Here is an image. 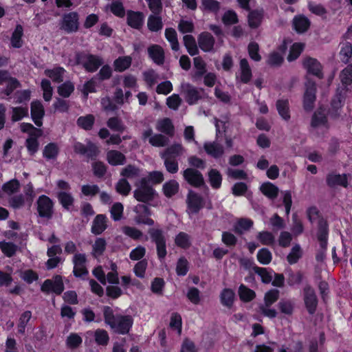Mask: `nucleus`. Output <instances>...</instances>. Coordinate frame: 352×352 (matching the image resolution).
Segmentation results:
<instances>
[{"label":"nucleus","mask_w":352,"mask_h":352,"mask_svg":"<svg viewBox=\"0 0 352 352\" xmlns=\"http://www.w3.org/2000/svg\"><path fill=\"white\" fill-rule=\"evenodd\" d=\"M104 322L109 325L114 333L126 335L131 331L133 319L130 315L114 314L113 309L109 306L102 307Z\"/></svg>","instance_id":"nucleus-1"},{"label":"nucleus","mask_w":352,"mask_h":352,"mask_svg":"<svg viewBox=\"0 0 352 352\" xmlns=\"http://www.w3.org/2000/svg\"><path fill=\"white\" fill-rule=\"evenodd\" d=\"M75 63L77 65H81L86 72L94 73L103 65L104 61L98 55L80 51L75 53Z\"/></svg>","instance_id":"nucleus-2"},{"label":"nucleus","mask_w":352,"mask_h":352,"mask_svg":"<svg viewBox=\"0 0 352 352\" xmlns=\"http://www.w3.org/2000/svg\"><path fill=\"white\" fill-rule=\"evenodd\" d=\"M151 241L156 246L157 258L162 261L167 255L166 237L164 231L162 228H150L148 230Z\"/></svg>","instance_id":"nucleus-3"},{"label":"nucleus","mask_w":352,"mask_h":352,"mask_svg":"<svg viewBox=\"0 0 352 352\" xmlns=\"http://www.w3.org/2000/svg\"><path fill=\"white\" fill-rule=\"evenodd\" d=\"M75 153L85 156L87 161H96L100 154L98 146L94 142L89 141L86 145L80 142L74 144Z\"/></svg>","instance_id":"nucleus-4"},{"label":"nucleus","mask_w":352,"mask_h":352,"mask_svg":"<svg viewBox=\"0 0 352 352\" xmlns=\"http://www.w3.org/2000/svg\"><path fill=\"white\" fill-rule=\"evenodd\" d=\"M147 179L142 178L140 181V187L134 190L135 199L144 204H147L154 199L155 195V189L147 184Z\"/></svg>","instance_id":"nucleus-5"},{"label":"nucleus","mask_w":352,"mask_h":352,"mask_svg":"<svg viewBox=\"0 0 352 352\" xmlns=\"http://www.w3.org/2000/svg\"><path fill=\"white\" fill-rule=\"evenodd\" d=\"M54 202L47 195H42L38 197L36 201V210L38 216L41 218L51 219L54 214Z\"/></svg>","instance_id":"nucleus-6"},{"label":"nucleus","mask_w":352,"mask_h":352,"mask_svg":"<svg viewBox=\"0 0 352 352\" xmlns=\"http://www.w3.org/2000/svg\"><path fill=\"white\" fill-rule=\"evenodd\" d=\"M65 289L63 277L60 275H54L52 279H46L41 287V290L46 294L50 292L60 295Z\"/></svg>","instance_id":"nucleus-7"},{"label":"nucleus","mask_w":352,"mask_h":352,"mask_svg":"<svg viewBox=\"0 0 352 352\" xmlns=\"http://www.w3.org/2000/svg\"><path fill=\"white\" fill-rule=\"evenodd\" d=\"M303 301L309 314L314 315L317 310L318 299L314 289L309 284L303 288Z\"/></svg>","instance_id":"nucleus-8"},{"label":"nucleus","mask_w":352,"mask_h":352,"mask_svg":"<svg viewBox=\"0 0 352 352\" xmlns=\"http://www.w3.org/2000/svg\"><path fill=\"white\" fill-rule=\"evenodd\" d=\"M184 179L194 188L206 186L203 174L199 170L193 168H187L182 172Z\"/></svg>","instance_id":"nucleus-9"},{"label":"nucleus","mask_w":352,"mask_h":352,"mask_svg":"<svg viewBox=\"0 0 352 352\" xmlns=\"http://www.w3.org/2000/svg\"><path fill=\"white\" fill-rule=\"evenodd\" d=\"M134 212H135L134 221L138 225L153 226L155 224L154 220L151 218V210L147 205L138 204L134 208Z\"/></svg>","instance_id":"nucleus-10"},{"label":"nucleus","mask_w":352,"mask_h":352,"mask_svg":"<svg viewBox=\"0 0 352 352\" xmlns=\"http://www.w3.org/2000/svg\"><path fill=\"white\" fill-rule=\"evenodd\" d=\"M61 30L65 32H76L79 29V14L77 12L64 14L60 23Z\"/></svg>","instance_id":"nucleus-11"},{"label":"nucleus","mask_w":352,"mask_h":352,"mask_svg":"<svg viewBox=\"0 0 352 352\" xmlns=\"http://www.w3.org/2000/svg\"><path fill=\"white\" fill-rule=\"evenodd\" d=\"M184 96L185 100L189 105H193L202 99L201 93L204 92L203 88L198 89L190 83H185L182 85Z\"/></svg>","instance_id":"nucleus-12"},{"label":"nucleus","mask_w":352,"mask_h":352,"mask_svg":"<svg viewBox=\"0 0 352 352\" xmlns=\"http://www.w3.org/2000/svg\"><path fill=\"white\" fill-rule=\"evenodd\" d=\"M187 208L192 214H197L204 207V198L192 190H189L186 198Z\"/></svg>","instance_id":"nucleus-13"},{"label":"nucleus","mask_w":352,"mask_h":352,"mask_svg":"<svg viewBox=\"0 0 352 352\" xmlns=\"http://www.w3.org/2000/svg\"><path fill=\"white\" fill-rule=\"evenodd\" d=\"M45 113V108L41 100H34L31 102V119L37 127H41L43 126Z\"/></svg>","instance_id":"nucleus-14"},{"label":"nucleus","mask_w":352,"mask_h":352,"mask_svg":"<svg viewBox=\"0 0 352 352\" xmlns=\"http://www.w3.org/2000/svg\"><path fill=\"white\" fill-rule=\"evenodd\" d=\"M316 100V83L314 82H309L306 84V89L303 95V108L305 111L309 112L313 110Z\"/></svg>","instance_id":"nucleus-15"},{"label":"nucleus","mask_w":352,"mask_h":352,"mask_svg":"<svg viewBox=\"0 0 352 352\" xmlns=\"http://www.w3.org/2000/svg\"><path fill=\"white\" fill-rule=\"evenodd\" d=\"M302 65L308 74L314 75L319 79L323 78L322 66L316 58L307 57L303 60Z\"/></svg>","instance_id":"nucleus-16"},{"label":"nucleus","mask_w":352,"mask_h":352,"mask_svg":"<svg viewBox=\"0 0 352 352\" xmlns=\"http://www.w3.org/2000/svg\"><path fill=\"white\" fill-rule=\"evenodd\" d=\"M144 18L142 12L131 10L126 12V24L133 29L140 30L144 25Z\"/></svg>","instance_id":"nucleus-17"},{"label":"nucleus","mask_w":352,"mask_h":352,"mask_svg":"<svg viewBox=\"0 0 352 352\" xmlns=\"http://www.w3.org/2000/svg\"><path fill=\"white\" fill-rule=\"evenodd\" d=\"M316 235L320 248L324 251L326 250L328 245L329 225L322 218L318 221Z\"/></svg>","instance_id":"nucleus-18"},{"label":"nucleus","mask_w":352,"mask_h":352,"mask_svg":"<svg viewBox=\"0 0 352 352\" xmlns=\"http://www.w3.org/2000/svg\"><path fill=\"white\" fill-rule=\"evenodd\" d=\"M197 42L199 48L204 52H210L214 50L215 38L211 33L204 31L197 36Z\"/></svg>","instance_id":"nucleus-19"},{"label":"nucleus","mask_w":352,"mask_h":352,"mask_svg":"<svg viewBox=\"0 0 352 352\" xmlns=\"http://www.w3.org/2000/svg\"><path fill=\"white\" fill-rule=\"evenodd\" d=\"M344 100L345 97L342 90L337 89L336 94L331 101L329 115L331 118H337L340 116L339 110L343 107Z\"/></svg>","instance_id":"nucleus-20"},{"label":"nucleus","mask_w":352,"mask_h":352,"mask_svg":"<svg viewBox=\"0 0 352 352\" xmlns=\"http://www.w3.org/2000/svg\"><path fill=\"white\" fill-rule=\"evenodd\" d=\"M149 58L158 65L164 63L165 54L162 47L157 44L151 45L147 49Z\"/></svg>","instance_id":"nucleus-21"},{"label":"nucleus","mask_w":352,"mask_h":352,"mask_svg":"<svg viewBox=\"0 0 352 352\" xmlns=\"http://www.w3.org/2000/svg\"><path fill=\"white\" fill-rule=\"evenodd\" d=\"M248 15V25L251 29L258 28L262 23L264 18V10L263 8L250 10Z\"/></svg>","instance_id":"nucleus-22"},{"label":"nucleus","mask_w":352,"mask_h":352,"mask_svg":"<svg viewBox=\"0 0 352 352\" xmlns=\"http://www.w3.org/2000/svg\"><path fill=\"white\" fill-rule=\"evenodd\" d=\"M205 152L214 159L221 157L224 154L223 146L217 142H207L204 144Z\"/></svg>","instance_id":"nucleus-23"},{"label":"nucleus","mask_w":352,"mask_h":352,"mask_svg":"<svg viewBox=\"0 0 352 352\" xmlns=\"http://www.w3.org/2000/svg\"><path fill=\"white\" fill-rule=\"evenodd\" d=\"M107 217L105 214H97L93 220L91 232L95 235L101 234L107 228Z\"/></svg>","instance_id":"nucleus-24"},{"label":"nucleus","mask_w":352,"mask_h":352,"mask_svg":"<svg viewBox=\"0 0 352 352\" xmlns=\"http://www.w3.org/2000/svg\"><path fill=\"white\" fill-rule=\"evenodd\" d=\"M293 29L298 34L307 32L310 25L309 19L303 14L296 15L294 17L292 21Z\"/></svg>","instance_id":"nucleus-25"},{"label":"nucleus","mask_w":352,"mask_h":352,"mask_svg":"<svg viewBox=\"0 0 352 352\" xmlns=\"http://www.w3.org/2000/svg\"><path fill=\"white\" fill-rule=\"evenodd\" d=\"M326 182L328 186L333 188L336 185L341 186L344 188L348 187V178L346 174H335L333 173H329L326 177Z\"/></svg>","instance_id":"nucleus-26"},{"label":"nucleus","mask_w":352,"mask_h":352,"mask_svg":"<svg viewBox=\"0 0 352 352\" xmlns=\"http://www.w3.org/2000/svg\"><path fill=\"white\" fill-rule=\"evenodd\" d=\"M208 182L212 189L218 190L221 187L223 177L216 168H210L207 173Z\"/></svg>","instance_id":"nucleus-27"},{"label":"nucleus","mask_w":352,"mask_h":352,"mask_svg":"<svg viewBox=\"0 0 352 352\" xmlns=\"http://www.w3.org/2000/svg\"><path fill=\"white\" fill-rule=\"evenodd\" d=\"M107 160L111 166L123 165L126 163V157L120 151L110 150L107 153Z\"/></svg>","instance_id":"nucleus-28"},{"label":"nucleus","mask_w":352,"mask_h":352,"mask_svg":"<svg viewBox=\"0 0 352 352\" xmlns=\"http://www.w3.org/2000/svg\"><path fill=\"white\" fill-rule=\"evenodd\" d=\"M156 129L165 135L173 137L175 133V127L172 120L168 118H163L157 122Z\"/></svg>","instance_id":"nucleus-29"},{"label":"nucleus","mask_w":352,"mask_h":352,"mask_svg":"<svg viewBox=\"0 0 352 352\" xmlns=\"http://www.w3.org/2000/svg\"><path fill=\"white\" fill-rule=\"evenodd\" d=\"M60 152L59 147L56 142H50L44 146L43 157L47 160H55Z\"/></svg>","instance_id":"nucleus-30"},{"label":"nucleus","mask_w":352,"mask_h":352,"mask_svg":"<svg viewBox=\"0 0 352 352\" xmlns=\"http://www.w3.org/2000/svg\"><path fill=\"white\" fill-rule=\"evenodd\" d=\"M240 65V80L243 84H248L252 79V72L249 63L246 58H242L239 63Z\"/></svg>","instance_id":"nucleus-31"},{"label":"nucleus","mask_w":352,"mask_h":352,"mask_svg":"<svg viewBox=\"0 0 352 352\" xmlns=\"http://www.w3.org/2000/svg\"><path fill=\"white\" fill-rule=\"evenodd\" d=\"M56 197L59 204L66 210H69L74 204V197L72 193L66 191H59Z\"/></svg>","instance_id":"nucleus-32"},{"label":"nucleus","mask_w":352,"mask_h":352,"mask_svg":"<svg viewBox=\"0 0 352 352\" xmlns=\"http://www.w3.org/2000/svg\"><path fill=\"white\" fill-rule=\"evenodd\" d=\"M260 190L263 195L272 200L278 197L279 192L278 188L270 182L263 183L260 186Z\"/></svg>","instance_id":"nucleus-33"},{"label":"nucleus","mask_w":352,"mask_h":352,"mask_svg":"<svg viewBox=\"0 0 352 352\" xmlns=\"http://www.w3.org/2000/svg\"><path fill=\"white\" fill-rule=\"evenodd\" d=\"M164 26L162 18L160 14H150L147 19V28L152 32H157L162 30Z\"/></svg>","instance_id":"nucleus-34"},{"label":"nucleus","mask_w":352,"mask_h":352,"mask_svg":"<svg viewBox=\"0 0 352 352\" xmlns=\"http://www.w3.org/2000/svg\"><path fill=\"white\" fill-rule=\"evenodd\" d=\"M276 107L279 116L285 121L290 118L289 103L287 99H278L276 102Z\"/></svg>","instance_id":"nucleus-35"},{"label":"nucleus","mask_w":352,"mask_h":352,"mask_svg":"<svg viewBox=\"0 0 352 352\" xmlns=\"http://www.w3.org/2000/svg\"><path fill=\"white\" fill-rule=\"evenodd\" d=\"M131 63L132 58L131 56H119L113 61V68L117 72H123L131 67Z\"/></svg>","instance_id":"nucleus-36"},{"label":"nucleus","mask_w":352,"mask_h":352,"mask_svg":"<svg viewBox=\"0 0 352 352\" xmlns=\"http://www.w3.org/2000/svg\"><path fill=\"white\" fill-rule=\"evenodd\" d=\"M65 69L62 67H56L53 69H47L44 74L46 76L51 78L53 82L60 83L63 81V75Z\"/></svg>","instance_id":"nucleus-37"},{"label":"nucleus","mask_w":352,"mask_h":352,"mask_svg":"<svg viewBox=\"0 0 352 352\" xmlns=\"http://www.w3.org/2000/svg\"><path fill=\"white\" fill-rule=\"evenodd\" d=\"M179 189V183L175 179H170L163 184L162 190L167 198H171L175 195Z\"/></svg>","instance_id":"nucleus-38"},{"label":"nucleus","mask_w":352,"mask_h":352,"mask_svg":"<svg viewBox=\"0 0 352 352\" xmlns=\"http://www.w3.org/2000/svg\"><path fill=\"white\" fill-rule=\"evenodd\" d=\"M238 294L240 300L243 302H251L256 298L255 292L243 284L239 285Z\"/></svg>","instance_id":"nucleus-39"},{"label":"nucleus","mask_w":352,"mask_h":352,"mask_svg":"<svg viewBox=\"0 0 352 352\" xmlns=\"http://www.w3.org/2000/svg\"><path fill=\"white\" fill-rule=\"evenodd\" d=\"M95 123V117L92 114H87L78 118L76 120L77 126L85 131H90L92 129Z\"/></svg>","instance_id":"nucleus-40"},{"label":"nucleus","mask_w":352,"mask_h":352,"mask_svg":"<svg viewBox=\"0 0 352 352\" xmlns=\"http://www.w3.org/2000/svg\"><path fill=\"white\" fill-rule=\"evenodd\" d=\"M235 298V293L232 289L225 288L220 294L221 303L228 308H231L233 305Z\"/></svg>","instance_id":"nucleus-41"},{"label":"nucleus","mask_w":352,"mask_h":352,"mask_svg":"<svg viewBox=\"0 0 352 352\" xmlns=\"http://www.w3.org/2000/svg\"><path fill=\"white\" fill-rule=\"evenodd\" d=\"M184 44L190 56H195L199 54L198 47L195 37L191 34L184 35L183 37Z\"/></svg>","instance_id":"nucleus-42"},{"label":"nucleus","mask_w":352,"mask_h":352,"mask_svg":"<svg viewBox=\"0 0 352 352\" xmlns=\"http://www.w3.org/2000/svg\"><path fill=\"white\" fill-rule=\"evenodd\" d=\"M183 147L180 144H173L166 148L162 153L161 157L177 159L182 155Z\"/></svg>","instance_id":"nucleus-43"},{"label":"nucleus","mask_w":352,"mask_h":352,"mask_svg":"<svg viewBox=\"0 0 352 352\" xmlns=\"http://www.w3.org/2000/svg\"><path fill=\"white\" fill-rule=\"evenodd\" d=\"M253 224L252 219L241 218L234 226V232L237 234H242L244 231L249 230Z\"/></svg>","instance_id":"nucleus-44"},{"label":"nucleus","mask_w":352,"mask_h":352,"mask_svg":"<svg viewBox=\"0 0 352 352\" xmlns=\"http://www.w3.org/2000/svg\"><path fill=\"white\" fill-rule=\"evenodd\" d=\"M175 243L180 248L184 250L188 249L191 245L190 237L187 233L184 232H179L175 236Z\"/></svg>","instance_id":"nucleus-45"},{"label":"nucleus","mask_w":352,"mask_h":352,"mask_svg":"<svg viewBox=\"0 0 352 352\" xmlns=\"http://www.w3.org/2000/svg\"><path fill=\"white\" fill-rule=\"evenodd\" d=\"M254 272L260 276L261 281L265 284H269L272 280V273L274 272L270 269V271L267 268L261 267L256 265L253 267Z\"/></svg>","instance_id":"nucleus-46"},{"label":"nucleus","mask_w":352,"mask_h":352,"mask_svg":"<svg viewBox=\"0 0 352 352\" xmlns=\"http://www.w3.org/2000/svg\"><path fill=\"white\" fill-rule=\"evenodd\" d=\"M109 9L111 12L117 17L123 18L125 16V8L121 0L112 1Z\"/></svg>","instance_id":"nucleus-47"},{"label":"nucleus","mask_w":352,"mask_h":352,"mask_svg":"<svg viewBox=\"0 0 352 352\" xmlns=\"http://www.w3.org/2000/svg\"><path fill=\"white\" fill-rule=\"evenodd\" d=\"M140 170L135 165L129 164L121 170L120 175L125 179H135L140 175Z\"/></svg>","instance_id":"nucleus-48"},{"label":"nucleus","mask_w":352,"mask_h":352,"mask_svg":"<svg viewBox=\"0 0 352 352\" xmlns=\"http://www.w3.org/2000/svg\"><path fill=\"white\" fill-rule=\"evenodd\" d=\"M304 50V44L301 43H294L290 47L289 54L287 56V60L292 62L296 60Z\"/></svg>","instance_id":"nucleus-49"},{"label":"nucleus","mask_w":352,"mask_h":352,"mask_svg":"<svg viewBox=\"0 0 352 352\" xmlns=\"http://www.w3.org/2000/svg\"><path fill=\"white\" fill-rule=\"evenodd\" d=\"M302 250L298 244L292 247L290 252L287 256V261L290 265L296 264L302 257Z\"/></svg>","instance_id":"nucleus-50"},{"label":"nucleus","mask_w":352,"mask_h":352,"mask_svg":"<svg viewBox=\"0 0 352 352\" xmlns=\"http://www.w3.org/2000/svg\"><path fill=\"white\" fill-rule=\"evenodd\" d=\"M327 118L322 111H316L312 116L311 126L316 128L320 125H324L327 123Z\"/></svg>","instance_id":"nucleus-51"},{"label":"nucleus","mask_w":352,"mask_h":352,"mask_svg":"<svg viewBox=\"0 0 352 352\" xmlns=\"http://www.w3.org/2000/svg\"><path fill=\"white\" fill-rule=\"evenodd\" d=\"M258 261L262 265H268L272 260V252L266 248L260 249L256 255Z\"/></svg>","instance_id":"nucleus-52"},{"label":"nucleus","mask_w":352,"mask_h":352,"mask_svg":"<svg viewBox=\"0 0 352 352\" xmlns=\"http://www.w3.org/2000/svg\"><path fill=\"white\" fill-rule=\"evenodd\" d=\"M175 270L177 276H184L187 274L189 270V263L185 257L182 256L178 259Z\"/></svg>","instance_id":"nucleus-53"},{"label":"nucleus","mask_w":352,"mask_h":352,"mask_svg":"<svg viewBox=\"0 0 352 352\" xmlns=\"http://www.w3.org/2000/svg\"><path fill=\"white\" fill-rule=\"evenodd\" d=\"M107 126L113 131L122 133L125 130V126L118 117H111L107 122Z\"/></svg>","instance_id":"nucleus-54"},{"label":"nucleus","mask_w":352,"mask_h":352,"mask_svg":"<svg viewBox=\"0 0 352 352\" xmlns=\"http://www.w3.org/2000/svg\"><path fill=\"white\" fill-rule=\"evenodd\" d=\"M74 85L70 81H66L58 87V94L63 98H69L74 91Z\"/></svg>","instance_id":"nucleus-55"},{"label":"nucleus","mask_w":352,"mask_h":352,"mask_svg":"<svg viewBox=\"0 0 352 352\" xmlns=\"http://www.w3.org/2000/svg\"><path fill=\"white\" fill-rule=\"evenodd\" d=\"M168 138L162 134H155L148 140L149 144L155 147H164L168 144Z\"/></svg>","instance_id":"nucleus-56"},{"label":"nucleus","mask_w":352,"mask_h":352,"mask_svg":"<svg viewBox=\"0 0 352 352\" xmlns=\"http://www.w3.org/2000/svg\"><path fill=\"white\" fill-rule=\"evenodd\" d=\"M201 7L205 11L217 13L220 10L221 5L217 0H201Z\"/></svg>","instance_id":"nucleus-57"},{"label":"nucleus","mask_w":352,"mask_h":352,"mask_svg":"<svg viewBox=\"0 0 352 352\" xmlns=\"http://www.w3.org/2000/svg\"><path fill=\"white\" fill-rule=\"evenodd\" d=\"M340 56L343 63H347L352 56V45L349 42L342 43L340 52Z\"/></svg>","instance_id":"nucleus-58"},{"label":"nucleus","mask_w":352,"mask_h":352,"mask_svg":"<svg viewBox=\"0 0 352 352\" xmlns=\"http://www.w3.org/2000/svg\"><path fill=\"white\" fill-rule=\"evenodd\" d=\"M21 184L17 179H12L2 186V190L7 195H12L19 191Z\"/></svg>","instance_id":"nucleus-59"},{"label":"nucleus","mask_w":352,"mask_h":352,"mask_svg":"<svg viewBox=\"0 0 352 352\" xmlns=\"http://www.w3.org/2000/svg\"><path fill=\"white\" fill-rule=\"evenodd\" d=\"M164 160V165L168 173L170 174L177 173L179 170V163L177 159L170 157H162Z\"/></svg>","instance_id":"nucleus-60"},{"label":"nucleus","mask_w":352,"mask_h":352,"mask_svg":"<svg viewBox=\"0 0 352 352\" xmlns=\"http://www.w3.org/2000/svg\"><path fill=\"white\" fill-rule=\"evenodd\" d=\"M279 298V291L276 289H272L267 292L264 296L265 306L270 307L276 302Z\"/></svg>","instance_id":"nucleus-61"},{"label":"nucleus","mask_w":352,"mask_h":352,"mask_svg":"<svg viewBox=\"0 0 352 352\" xmlns=\"http://www.w3.org/2000/svg\"><path fill=\"white\" fill-rule=\"evenodd\" d=\"M122 232L126 236L135 241L140 240V238L143 236V232L135 227L128 226H124L122 228Z\"/></svg>","instance_id":"nucleus-62"},{"label":"nucleus","mask_w":352,"mask_h":352,"mask_svg":"<svg viewBox=\"0 0 352 352\" xmlns=\"http://www.w3.org/2000/svg\"><path fill=\"white\" fill-rule=\"evenodd\" d=\"M82 342V338L76 333H70L66 340V345L71 349H77Z\"/></svg>","instance_id":"nucleus-63"},{"label":"nucleus","mask_w":352,"mask_h":352,"mask_svg":"<svg viewBox=\"0 0 352 352\" xmlns=\"http://www.w3.org/2000/svg\"><path fill=\"white\" fill-rule=\"evenodd\" d=\"M123 211L124 206L120 202L113 204L110 210L111 219L115 221H120L122 218Z\"/></svg>","instance_id":"nucleus-64"}]
</instances>
